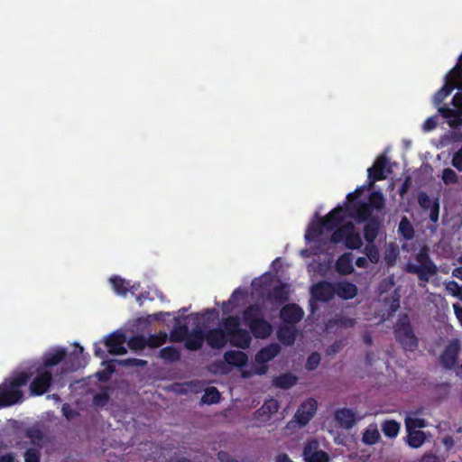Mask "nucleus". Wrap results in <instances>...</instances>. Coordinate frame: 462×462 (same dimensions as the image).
<instances>
[{
  "mask_svg": "<svg viewBox=\"0 0 462 462\" xmlns=\"http://www.w3.org/2000/svg\"><path fill=\"white\" fill-rule=\"evenodd\" d=\"M418 264L408 263L404 271L408 273L417 274L419 280L423 282H429L430 277L436 275L439 272L437 264L431 260L430 249L427 245L421 247L415 255Z\"/></svg>",
  "mask_w": 462,
  "mask_h": 462,
  "instance_id": "obj_3",
  "label": "nucleus"
},
{
  "mask_svg": "<svg viewBox=\"0 0 462 462\" xmlns=\"http://www.w3.org/2000/svg\"><path fill=\"white\" fill-rule=\"evenodd\" d=\"M126 341L125 334L120 331H115L105 337L104 345L107 347V351L111 355H125L127 350L124 346Z\"/></svg>",
  "mask_w": 462,
  "mask_h": 462,
  "instance_id": "obj_13",
  "label": "nucleus"
},
{
  "mask_svg": "<svg viewBox=\"0 0 462 462\" xmlns=\"http://www.w3.org/2000/svg\"><path fill=\"white\" fill-rule=\"evenodd\" d=\"M228 342L237 348L247 349L251 345L252 336L250 331L240 327L234 335L228 337Z\"/></svg>",
  "mask_w": 462,
  "mask_h": 462,
  "instance_id": "obj_24",
  "label": "nucleus"
},
{
  "mask_svg": "<svg viewBox=\"0 0 462 462\" xmlns=\"http://www.w3.org/2000/svg\"><path fill=\"white\" fill-rule=\"evenodd\" d=\"M451 103L454 106V107L462 109V94L461 93H456L453 96Z\"/></svg>",
  "mask_w": 462,
  "mask_h": 462,
  "instance_id": "obj_63",
  "label": "nucleus"
},
{
  "mask_svg": "<svg viewBox=\"0 0 462 462\" xmlns=\"http://www.w3.org/2000/svg\"><path fill=\"white\" fill-rule=\"evenodd\" d=\"M441 180L446 185L457 184L458 182V176L454 170L445 168L442 171Z\"/></svg>",
  "mask_w": 462,
  "mask_h": 462,
  "instance_id": "obj_50",
  "label": "nucleus"
},
{
  "mask_svg": "<svg viewBox=\"0 0 462 462\" xmlns=\"http://www.w3.org/2000/svg\"><path fill=\"white\" fill-rule=\"evenodd\" d=\"M280 408L279 402L274 398L266 400L263 404L255 411L254 418L260 421H268L272 415L276 413Z\"/></svg>",
  "mask_w": 462,
  "mask_h": 462,
  "instance_id": "obj_19",
  "label": "nucleus"
},
{
  "mask_svg": "<svg viewBox=\"0 0 462 462\" xmlns=\"http://www.w3.org/2000/svg\"><path fill=\"white\" fill-rule=\"evenodd\" d=\"M24 462H41V448H29L23 453Z\"/></svg>",
  "mask_w": 462,
  "mask_h": 462,
  "instance_id": "obj_51",
  "label": "nucleus"
},
{
  "mask_svg": "<svg viewBox=\"0 0 462 462\" xmlns=\"http://www.w3.org/2000/svg\"><path fill=\"white\" fill-rule=\"evenodd\" d=\"M365 189H367V184L360 186V187H357L353 192L348 193L347 196H346V199L348 201L347 204L355 203L354 201L356 199H357L363 194V192Z\"/></svg>",
  "mask_w": 462,
  "mask_h": 462,
  "instance_id": "obj_57",
  "label": "nucleus"
},
{
  "mask_svg": "<svg viewBox=\"0 0 462 462\" xmlns=\"http://www.w3.org/2000/svg\"><path fill=\"white\" fill-rule=\"evenodd\" d=\"M244 323L249 328L255 321L263 318V308L259 304H250L242 313Z\"/></svg>",
  "mask_w": 462,
  "mask_h": 462,
  "instance_id": "obj_28",
  "label": "nucleus"
},
{
  "mask_svg": "<svg viewBox=\"0 0 462 462\" xmlns=\"http://www.w3.org/2000/svg\"><path fill=\"white\" fill-rule=\"evenodd\" d=\"M24 435L26 438L30 439L31 444L33 445L34 448H42L44 434L40 429L36 427L28 428L25 430Z\"/></svg>",
  "mask_w": 462,
  "mask_h": 462,
  "instance_id": "obj_37",
  "label": "nucleus"
},
{
  "mask_svg": "<svg viewBox=\"0 0 462 462\" xmlns=\"http://www.w3.org/2000/svg\"><path fill=\"white\" fill-rule=\"evenodd\" d=\"M427 426L426 420L420 418H405V427L407 431H417L416 429H422Z\"/></svg>",
  "mask_w": 462,
  "mask_h": 462,
  "instance_id": "obj_47",
  "label": "nucleus"
},
{
  "mask_svg": "<svg viewBox=\"0 0 462 462\" xmlns=\"http://www.w3.org/2000/svg\"><path fill=\"white\" fill-rule=\"evenodd\" d=\"M320 363V355L318 352L311 353L306 362V368L309 371L315 370Z\"/></svg>",
  "mask_w": 462,
  "mask_h": 462,
  "instance_id": "obj_52",
  "label": "nucleus"
},
{
  "mask_svg": "<svg viewBox=\"0 0 462 462\" xmlns=\"http://www.w3.org/2000/svg\"><path fill=\"white\" fill-rule=\"evenodd\" d=\"M407 443L413 448H418L423 445L426 439L425 433L423 431H407Z\"/></svg>",
  "mask_w": 462,
  "mask_h": 462,
  "instance_id": "obj_42",
  "label": "nucleus"
},
{
  "mask_svg": "<svg viewBox=\"0 0 462 462\" xmlns=\"http://www.w3.org/2000/svg\"><path fill=\"white\" fill-rule=\"evenodd\" d=\"M36 376L31 382L30 391L34 396H40L45 393L52 383V374L51 371H45L43 368H36Z\"/></svg>",
  "mask_w": 462,
  "mask_h": 462,
  "instance_id": "obj_6",
  "label": "nucleus"
},
{
  "mask_svg": "<svg viewBox=\"0 0 462 462\" xmlns=\"http://www.w3.org/2000/svg\"><path fill=\"white\" fill-rule=\"evenodd\" d=\"M323 229H325V226L321 219L319 218L316 223L311 224L305 234V239L309 242L316 241L320 236L323 234Z\"/></svg>",
  "mask_w": 462,
  "mask_h": 462,
  "instance_id": "obj_40",
  "label": "nucleus"
},
{
  "mask_svg": "<svg viewBox=\"0 0 462 462\" xmlns=\"http://www.w3.org/2000/svg\"><path fill=\"white\" fill-rule=\"evenodd\" d=\"M454 313L459 324L462 326V307L458 303L453 304Z\"/></svg>",
  "mask_w": 462,
  "mask_h": 462,
  "instance_id": "obj_64",
  "label": "nucleus"
},
{
  "mask_svg": "<svg viewBox=\"0 0 462 462\" xmlns=\"http://www.w3.org/2000/svg\"><path fill=\"white\" fill-rule=\"evenodd\" d=\"M303 317V310L296 303L285 304L280 310V319L283 324L295 326Z\"/></svg>",
  "mask_w": 462,
  "mask_h": 462,
  "instance_id": "obj_16",
  "label": "nucleus"
},
{
  "mask_svg": "<svg viewBox=\"0 0 462 462\" xmlns=\"http://www.w3.org/2000/svg\"><path fill=\"white\" fill-rule=\"evenodd\" d=\"M335 295L343 300H352L357 294V287L347 281H341L334 283Z\"/></svg>",
  "mask_w": 462,
  "mask_h": 462,
  "instance_id": "obj_25",
  "label": "nucleus"
},
{
  "mask_svg": "<svg viewBox=\"0 0 462 462\" xmlns=\"http://www.w3.org/2000/svg\"><path fill=\"white\" fill-rule=\"evenodd\" d=\"M148 346L147 338L143 335L132 337L128 341V346L132 350H143Z\"/></svg>",
  "mask_w": 462,
  "mask_h": 462,
  "instance_id": "obj_48",
  "label": "nucleus"
},
{
  "mask_svg": "<svg viewBox=\"0 0 462 462\" xmlns=\"http://www.w3.org/2000/svg\"><path fill=\"white\" fill-rule=\"evenodd\" d=\"M119 365L123 366H139L143 367L147 365V361L137 358H126L118 361Z\"/></svg>",
  "mask_w": 462,
  "mask_h": 462,
  "instance_id": "obj_54",
  "label": "nucleus"
},
{
  "mask_svg": "<svg viewBox=\"0 0 462 462\" xmlns=\"http://www.w3.org/2000/svg\"><path fill=\"white\" fill-rule=\"evenodd\" d=\"M451 164L457 171H462V145L461 148L454 153Z\"/></svg>",
  "mask_w": 462,
  "mask_h": 462,
  "instance_id": "obj_58",
  "label": "nucleus"
},
{
  "mask_svg": "<svg viewBox=\"0 0 462 462\" xmlns=\"http://www.w3.org/2000/svg\"><path fill=\"white\" fill-rule=\"evenodd\" d=\"M364 254L366 255V258L373 263H377L380 260V254L378 247L374 243H367V245L364 248Z\"/></svg>",
  "mask_w": 462,
  "mask_h": 462,
  "instance_id": "obj_46",
  "label": "nucleus"
},
{
  "mask_svg": "<svg viewBox=\"0 0 462 462\" xmlns=\"http://www.w3.org/2000/svg\"><path fill=\"white\" fill-rule=\"evenodd\" d=\"M335 268L341 275L351 274L354 272L352 254L345 253L340 255L336 262Z\"/></svg>",
  "mask_w": 462,
  "mask_h": 462,
  "instance_id": "obj_32",
  "label": "nucleus"
},
{
  "mask_svg": "<svg viewBox=\"0 0 462 462\" xmlns=\"http://www.w3.org/2000/svg\"><path fill=\"white\" fill-rule=\"evenodd\" d=\"M460 352V344L457 339L450 341L439 356V362L443 368L451 370L455 367L457 362V357Z\"/></svg>",
  "mask_w": 462,
  "mask_h": 462,
  "instance_id": "obj_9",
  "label": "nucleus"
},
{
  "mask_svg": "<svg viewBox=\"0 0 462 462\" xmlns=\"http://www.w3.org/2000/svg\"><path fill=\"white\" fill-rule=\"evenodd\" d=\"M457 87V81L455 79H447L443 87L434 95L433 100L435 105L439 106Z\"/></svg>",
  "mask_w": 462,
  "mask_h": 462,
  "instance_id": "obj_34",
  "label": "nucleus"
},
{
  "mask_svg": "<svg viewBox=\"0 0 462 462\" xmlns=\"http://www.w3.org/2000/svg\"><path fill=\"white\" fill-rule=\"evenodd\" d=\"M159 356L165 362L173 363L180 358V352L174 346H169L160 350Z\"/></svg>",
  "mask_w": 462,
  "mask_h": 462,
  "instance_id": "obj_41",
  "label": "nucleus"
},
{
  "mask_svg": "<svg viewBox=\"0 0 462 462\" xmlns=\"http://www.w3.org/2000/svg\"><path fill=\"white\" fill-rule=\"evenodd\" d=\"M368 205H371V209L381 210L384 208V198L381 191H373L369 195Z\"/></svg>",
  "mask_w": 462,
  "mask_h": 462,
  "instance_id": "obj_45",
  "label": "nucleus"
},
{
  "mask_svg": "<svg viewBox=\"0 0 462 462\" xmlns=\"http://www.w3.org/2000/svg\"><path fill=\"white\" fill-rule=\"evenodd\" d=\"M330 239L335 244L344 242L345 246L352 250L360 249L363 245L361 236L352 222H346L334 230Z\"/></svg>",
  "mask_w": 462,
  "mask_h": 462,
  "instance_id": "obj_5",
  "label": "nucleus"
},
{
  "mask_svg": "<svg viewBox=\"0 0 462 462\" xmlns=\"http://www.w3.org/2000/svg\"><path fill=\"white\" fill-rule=\"evenodd\" d=\"M249 329L250 333L259 339H265L273 333V326L264 317L251 325Z\"/></svg>",
  "mask_w": 462,
  "mask_h": 462,
  "instance_id": "obj_22",
  "label": "nucleus"
},
{
  "mask_svg": "<svg viewBox=\"0 0 462 462\" xmlns=\"http://www.w3.org/2000/svg\"><path fill=\"white\" fill-rule=\"evenodd\" d=\"M336 420L346 430L353 428L356 424V413L348 408H342L335 413Z\"/></svg>",
  "mask_w": 462,
  "mask_h": 462,
  "instance_id": "obj_29",
  "label": "nucleus"
},
{
  "mask_svg": "<svg viewBox=\"0 0 462 462\" xmlns=\"http://www.w3.org/2000/svg\"><path fill=\"white\" fill-rule=\"evenodd\" d=\"M439 113L448 120L450 127L457 128L462 125V109L444 106L439 107Z\"/></svg>",
  "mask_w": 462,
  "mask_h": 462,
  "instance_id": "obj_23",
  "label": "nucleus"
},
{
  "mask_svg": "<svg viewBox=\"0 0 462 462\" xmlns=\"http://www.w3.org/2000/svg\"><path fill=\"white\" fill-rule=\"evenodd\" d=\"M115 365L109 364L105 370L98 372L97 375L99 381L106 382L109 380L110 376L115 373Z\"/></svg>",
  "mask_w": 462,
  "mask_h": 462,
  "instance_id": "obj_56",
  "label": "nucleus"
},
{
  "mask_svg": "<svg viewBox=\"0 0 462 462\" xmlns=\"http://www.w3.org/2000/svg\"><path fill=\"white\" fill-rule=\"evenodd\" d=\"M220 398L221 395L219 391L214 386H209L205 390V393L201 397V401L207 404H215L219 402Z\"/></svg>",
  "mask_w": 462,
  "mask_h": 462,
  "instance_id": "obj_44",
  "label": "nucleus"
},
{
  "mask_svg": "<svg viewBox=\"0 0 462 462\" xmlns=\"http://www.w3.org/2000/svg\"><path fill=\"white\" fill-rule=\"evenodd\" d=\"M190 316L194 319L196 328L189 331L184 346L188 350L198 351L202 347L203 342L205 341V329L199 327L200 319L199 313L191 314Z\"/></svg>",
  "mask_w": 462,
  "mask_h": 462,
  "instance_id": "obj_7",
  "label": "nucleus"
},
{
  "mask_svg": "<svg viewBox=\"0 0 462 462\" xmlns=\"http://www.w3.org/2000/svg\"><path fill=\"white\" fill-rule=\"evenodd\" d=\"M188 317H175L174 318V327L170 333V340L171 342L180 343L185 341L188 334H189V327L186 322Z\"/></svg>",
  "mask_w": 462,
  "mask_h": 462,
  "instance_id": "obj_20",
  "label": "nucleus"
},
{
  "mask_svg": "<svg viewBox=\"0 0 462 462\" xmlns=\"http://www.w3.org/2000/svg\"><path fill=\"white\" fill-rule=\"evenodd\" d=\"M33 374L22 371L0 384V408L8 407L23 401L21 387L26 385Z\"/></svg>",
  "mask_w": 462,
  "mask_h": 462,
  "instance_id": "obj_1",
  "label": "nucleus"
},
{
  "mask_svg": "<svg viewBox=\"0 0 462 462\" xmlns=\"http://www.w3.org/2000/svg\"><path fill=\"white\" fill-rule=\"evenodd\" d=\"M61 411H62V414L63 416L68 419V420H71L73 418H75L77 415H78V411H76L75 410H73L69 404L68 403H64L61 407Z\"/></svg>",
  "mask_w": 462,
  "mask_h": 462,
  "instance_id": "obj_60",
  "label": "nucleus"
},
{
  "mask_svg": "<svg viewBox=\"0 0 462 462\" xmlns=\"http://www.w3.org/2000/svg\"><path fill=\"white\" fill-rule=\"evenodd\" d=\"M281 351V346L276 343L269 344L261 348L255 355V362L257 364H265L273 360Z\"/></svg>",
  "mask_w": 462,
  "mask_h": 462,
  "instance_id": "obj_26",
  "label": "nucleus"
},
{
  "mask_svg": "<svg viewBox=\"0 0 462 462\" xmlns=\"http://www.w3.org/2000/svg\"><path fill=\"white\" fill-rule=\"evenodd\" d=\"M397 342L405 351L413 352L419 346V339L413 332L410 318L407 314L402 315L393 328Z\"/></svg>",
  "mask_w": 462,
  "mask_h": 462,
  "instance_id": "obj_4",
  "label": "nucleus"
},
{
  "mask_svg": "<svg viewBox=\"0 0 462 462\" xmlns=\"http://www.w3.org/2000/svg\"><path fill=\"white\" fill-rule=\"evenodd\" d=\"M276 335L283 346H291L296 341L298 329L294 325L282 324L278 328Z\"/></svg>",
  "mask_w": 462,
  "mask_h": 462,
  "instance_id": "obj_21",
  "label": "nucleus"
},
{
  "mask_svg": "<svg viewBox=\"0 0 462 462\" xmlns=\"http://www.w3.org/2000/svg\"><path fill=\"white\" fill-rule=\"evenodd\" d=\"M225 361L233 366L243 367L248 362V356L245 352L238 350H229L224 354Z\"/></svg>",
  "mask_w": 462,
  "mask_h": 462,
  "instance_id": "obj_33",
  "label": "nucleus"
},
{
  "mask_svg": "<svg viewBox=\"0 0 462 462\" xmlns=\"http://www.w3.org/2000/svg\"><path fill=\"white\" fill-rule=\"evenodd\" d=\"M382 431L388 438H395L400 431V423L394 420H385L382 425Z\"/></svg>",
  "mask_w": 462,
  "mask_h": 462,
  "instance_id": "obj_43",
  "label": "nucleus"
},
{
  "mask_svg": "<svg viewBox=\"0 0 462 462\" xmlns=\"http://www.w3.org/2000/svg\"><path fill=\"white\" fill-rule=\"evenodd\" d=\"M205 340L208 345L213 349H221L228 342L226 337V332L221 328H210L205 330Z\"/></svg>",
  "mask_w": 462,
  "mask_h": 462,
  "instance_id": "obj_18",
  "label": "nucleus"
},
{
  "mask_svg": "<svg viewBox=\"0 0 462 462\" xmlns=\"http://www.w3.org/2000/svg\"><path fill=\"white\" fill-rule=\"evenodd\" d=\"M268 298L274 303L282 304L287 302L290 299L288 285L279 282L273 286Z\"/></svg>",
  "mask_w": 462,
  "mask_h": 462,
  "instance_id": "obj_30",
  "label": "nucleus"
},
{
  "mask_svg": "<svg viewBox=\"0 0 462 462\" xmlns=\"http://www.w3.org/2000/svg\"><path fill=\"white\" fill-rule=\"evenodd\" d=\"M346 214L356 219L357 223L367 222L373 217L371 205L366 202H356L353 204H346L344 206Z\"/></svg>",
  "mask_w": 462,
  "mask_h": 462,
  "instance_id": "obj_12",
  "label": "nucleus"
},
{
  "mask_svg": "<svg viewBox=\"0 0 462 462\" xmlns=\"http://www.w3.org/2000/svg\"><path fill=\"white\" fill-rule=\"evenodd\" d=\"M241 326V319L238 316H228L222 320V330L226 332V337L228 338L234 335Z\"/></svg>",
  "mask_w": 462,
  "mask_h": 462,
  "instance_id": "obj_35",
  "label": "nucleus"
},
{
  "mask_svg": "<svg viewBox=\"0 0 462 462\" xmlns=\"http://www.w3.org/2000/svg\"><path fill=\"white\" fill-rule=\"evenodd\" d=\"M438 125V120L436 116H430L425 120L422 128L425 132L434 130Z\"/></svg>",
  "mask_w": 462,
  "mask_h": 462,
  "instance_id": "obj_59",
  "label": "nucleus"
},
{
  "mask_svg": "<svg viewBox=\"0 0 462 462\" xmlns=\"http://www.w3.org/2000/svg\"><path fill=\"white\" fill-rule=\"evenodd\" d=\"M380 228L381 220L376 217H371L364 226L365 240L369 244L374 243L379 234Z\"/></svg>",
  "mask_w": 462,
  "mask_h": 462,
  "instance_id": "obj_31",
  "label": "nucleus"
},
{
  "mask_svg": "<svg viewBox=\"0 0 462 462\" xmlns=\"http://www.w3.org/2000/svg\"><path fill=\"white\" fill-rule=\"evenodd\" d=\"M109 282L114 289V291L119 294L125 296L127 291L130 290V283L126 280L123 279L120 276H112L109 279Z\"/></svg>",
  "mask_w": 462,
  "mask_h": 462,
  "instance_id": "obj_39",
  "label": "nucleus"
},
{
  "mask_svg": "<svg viewBox=\"0 0 462 462\" xmlns=\"http://www.w3.org/2000/svg\"><path fill=\"white\" fill-rule=\"evenodd\" d=\"M347 217L346 208L342 206H337L328 212L324 217H320L325 229L328 231L336 230L339 225Z\"/></svg>",
  "mask_w": 462,
  "mask_h": 462,
  "instance_id": "obj_17",
  "label": "nucleus"
},
{
  "mask_svg": "<svg viewBox=\"0 0 462 462\" xmlns=\"http://www.w3.org/2000/svg\"><path fill=\"white\" fill-rule=\"evenodd\" d=\"M446 290L453 297L458 299V297L462 291V286H460L456 281H449L446 283Z\"/></svg>",
  "mask_w": 462,
  "mask_h": 462,
  "instance_id": "obj_53",
  "label": "nucleus"
},
{
  "mask_svg": "<svg viewBox=\"0 0 462 462\" xmlns=\"http://www.w3.org/2000/svg\"><path fill=\"white\" fill-rule=\"evenodd\" d=\"M316 411L317 402L310 398L299 406L293 419L300 427L306 426L314 417Z\"/></svg>",
  "mask_w": 462,
  "mask_h": 462,
  "instance_id": "obj_11",
  "label": "nucleus"
},
{
  "mask_svg": "<svg viewBox=\"0 0 462 462\" xmlns=\"http://www.w3.org/2000/svg\"><path fill=\"white\" fill-rule=\"evenodd\" d=\"M168 336L165 332L151 335L147 338L148 346L150 347H159L167 341Z\"/></svg>",
  "mask_w": 462,
  "mask_h": 462,
  "instance_id": "obj_49",
  "label": "nucleus"
},
{
  "mask_svg": "<svg viewBox=\"0 0 462 462\" xmlns=\"http://www.w3.org/2000/svg\"><path fill=\"white\" fill-rule=\"evenodd\" d=\"M311 299L319 302H328L335 297V285L333 282L321 281L310 288Z\"/></svg>",
  "mask_w": 462,
  "mask_h": 462,
  "instance_id": "obj_8",
  "label": "nucleus"
},
{
  "mask_svg": "<svg viewBox=\"0 0 462 462\" xmlns=\"http://www.w3.org/2000/svg\"><path fill=\"white\" fill-rule=\"evenodd\" d=\"M356 320L353 318H348L344 315H337L333 319H328L325 323V328L328 332H333L339 328H353Z\"/></svg>",
  "mask_w": 462,
  "mask_h": 462,
  "instance_id": "obj_27",
  "label": "nucleus"
},
{
  "mask_svg": "<svg viewBox=\"0 0 462 462\" xmlns=\"http://www.w3.org/2000/svg\"><path fill=\"white\" fill-rule=\"evenodd\" d=\"M394 282L393 278L383 279L379 285L382 292L385 291L388 288L393 286Z\"/></svg>",
  "mask_w": 462,
  "mask_h": 462,
  "instance_id": "obj_62",
  "label": "nucleus"
},
{
  "mask_svg": "<svg viewBox=\"0 0 462 462\" xmlns=\"http://www.w3.org/2000/svg\"><path fill=\"white\" fill-rule=\"evenodd\" d=\"M319 441L315 439L307 441L302 452L305 462H329L328 454L319 449Z\"/></svg>",
  "mask_w": 462,
  "mask_h": 462,
  "instance_id": "obj_10",
  "label": "nucleus"
},
{
  "mask_svg": "<svg viewBox=\"0 0 462 462\" xmlns=\"http://www.w3.org/2000/svg\"><path fill=\"white\" fill-rule=\"evenodd\" d=\"M398 233L405 240H411L415 236V230L407 217H402L398 226Z\"/></svg>",
  "mask_w": 462,
  "mask_h": 462,
  "instance_id": "obj_38",
  "label": "nucleus"
},
{
  "mask_svg": "<svg viewBox=\"0 0 462 462\" xmlns=\"http://www.w3.org/2000/svg\"><path fill=\"white\" fill-rule=\"evenodd\" d=\"M379 438H380V435L376 430H372V431L366 430L363 435V441L365 444L373 445L378 441Z\"/></svg>",
  "mask_w": 462,
  "mask_h": 462,
  "instance_id": "obj_55",
  "label": "nucleus"
},
{
  "mask_svg": "<svg viewBox=\"0 0 462 462\" xmlns=\"http://www.w3.org/2000/svg\"><path fill=\"white\" fill-rule=\"evenodd\" d=\"M297 376L293 375L291 373H284L278 376H276L273 383L274 386L281 388V389H290L297 383Z\"/></svg>",
  "mask_w": 462,
  "mask_h": 462,
  "instance_id": "obj_36",
  "label": "nucleus"
},
{
  "mask_svg": "<svg viewBox=\"0 0 462 462\" xmlns=\"http://www.w3.org/2000/svg\"><path fill=\"white\" fill-rule=\"evenodd\" d=\"M388 161L386 156L381 155L377 157L373 166L367 170V189H372L374 183L378 180H383L386 178L384 174V169Z\"/></svg>",
  "mask_w": 462,
  "mask_h": 462,
  "instance_id": "obj_15",
  "label": "nucleus"
},
{
  "mask_svg": "<svg viewBox=\"0 0 462 462\" xmlns=\"http://www.w3.org/2000/svg\"><path fill=\"white\" fill-rule=\"evenodd\" d=\"M83 347L79 346V353H71L67 356V350L62 347H57L52 351L44 354L42 364L39 367L43 368L45 371H50L49 368L59 365L65 360L64 365L66 368L62 373L76 371L80 367L79 355L83 353Z\"/></svg>",
  "mask_w": 462,
  "mask_h": 462,
  "instance_id": "obj_2",
  "label": "nucleus"
},
{
  "mask_svg": "<svg viewBox=\"0 0 462 462\" xmlns=\"http://www.w3.org/2000/svg\"><path fill=\"white\" fill-rule=\"evenodd\" d=\"M418 203L420 207L424 210H430V219L432 223L437 224L439 218L440 204L438 198L431 199L430 196L420 191L418 194Z\"/></svg>",
  "mask_w": 462,
  "mask_h": 462,
  "instance_id": "obj_14",
  "label": "nucleus"
},
{
  "mask_svg": "<svg viewBox=\"0 0 462 462\" xmlns=\"http://www.w3.org/2000/svg\"><path fill=\"white\" fill-rule=\"evenodd\" d=\"M217 458L220 462H238L234 459L228 452L223 450L217 453Z\"/></svg>",
  "mask_w": 462,
  "mask_h": 462,
  "instance_id": "obj_61",
  "label": "nucleus"
}]
</instances>
